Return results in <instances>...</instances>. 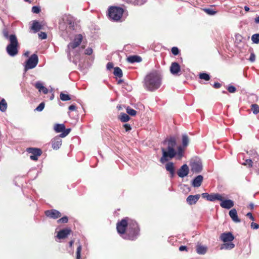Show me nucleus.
Here are the masks:
<instances>
[{
	"mask_svg": "<svg viewBox=\"0 0 259 259\" xmlns=\"http://www.w3.org/2000/svg\"><path fill=\"white\" fill-rule=\"evenodd\" d=\"M123 12L124 10L122 8L112 6L108 9V16L112 20L118 21L121 19Z\"/></svg>",
	"mask_w": 259,
	"mask_h": 259,
	"instance_id": "423d86ee",
	"label": "nucleus"
},
{
	"mask_svg": "<svg viewBox=\"0 0 259 259\" xmlns=\"http://www.w3.org/2000/svg\"><path fill=\"white\" fill-rule=\"evenodd\" d=\"M76 106L74 105H71L69 107V110L70 111H74L76 110Z\"/></svg>",
	"mask_w": 259,
	"mask_h": 259,
	"instance_id": "052dcab7",
	"label": "nucleus"
},
{
	"mask_svg": "<svg viewBox=\"0 0 259 259\" xmlns=\"http://www.w3.org/2000/svg\"><path fill=\"white\" fill-rule=\"evenodd\" d=\"M204 11L208 14L213 15L216 14V11L211 9H205Z\"/></svg>",
	"mask_w": 259,
	"mask_h": 259,
	"instance_id": "a19ab883",
	"label": "nucleus"
},
{
	"mask_svg": "<svg viewBox=\"0 0 259 259\" xmlns=\"http://www.w3.org/2000/svg\"><path fill=\"white\" fill-rule=\"evenodd\" d=\"M126 112L131 116H135L137 114V111L130 107L126 108Z\"/></svg>",
	"mask_w": 259,
	"mask_h": 259,
	"instance_id": "e433bc0d",
	"label": "nucleus"
},
{
	"mask_svg": "<svg viewBox=\"0 0 259 259\" xmlns=\"http://www.w3.org/2000/svg\"><path fill=\"white\" fill-rule=\"evenodd\" d=\"M54 130L57 133H63L65 130V125L63 124H56L54 126Z\"/></svg>",
	"mask_w": 259,
	"mask_h": 259,
	"instance_id": "cd10ccee",
	"label": "nucleus"
},
{
	"mask_svg": "<svg viewBox=\"0 0 259 259\" xmlns=\"http://www.w3.org/2000/svg\"><path fill=\"white\" fill-rule=\"evenodd\" d=\"M179 250L181 251H183L184 250L187 251V247L186 246H181L179 247Z\"/></svg>",
	"mask_w": 259,
	"mask_h": 259,
	"instance_id": "13d9d810",
	"label": "nucleus"
},
{
	"mask_svg": "<svg viewBox=\"0 0 259 259\" xmlns=\"http://www.w3.org/2000/svg\"><path fill=\"white\" fill-rule=\"evenodd\" d=\"M202 198L206 199L207 200H209L210 194L207 193H203L201 194Z\"/></svg>",
	"mask_w": 259,
	"mask_h": 259,
	"instance_id": "3c124183",
	"label": "nucleus"
},
{
	"mask_svg": "<svg viewBox=\"0 0 259 259\" xmlns=\"http://www.w3.org/2000/svg\"><path fill=\"white\" fill-rule=\"evenodd\" d=\"M251 110L253 114H257L259 113V106L256 104H252L251 106Z\"/></svg>",
	"mask_w": 259,
	"mask_h": 259,
	"instance_id": "7c9ffc66",
	"label": "nucleus"
},
{
	"mask_svg": "<svg viewBox=\"0 0 259 259\" xmlns=\"http://www.w3.org/2000/svg\"><path fill=\"white\" fill-rule=\"evenodd\" d=\"M229 214L232 220L234 222H240V220L238 218L237 213V211L235 208L232 209L231 210H230Z\"/></svg>",
	"mask_w": 259,
	"mask_h": 259,
	"instance_id": "aec40b11",
	"label": "nucleus"
},
{
	"mask_svg": "<svg viewBox=\"0 0 259 259\" xmlns=\"http://www.w3.org/2000/svg\"><path fill=\"white\" fill-rule=\"evenodd\" d=\"M113 73L115 76L119 78H121L123 75L122 70L118 67L114 68Z\"/></svg>",
	"mask_w": 259,
	"mask_h": 259,
	"instance_id": "c756f323",
	"label": "nucleus"
},
{
	"mask_svg": "<svg viewBox=\"0 0 259 259\" xmlns=\"http://www.w3.org/2000/svg\"><path fill=\"white\" fill-rule=\"evenodd\" d=\"M199 78L201 79H204L206 81H208L210 77L208 74L206 73H201L199 74Z\"/></svg>",
	"mask_w": 259,
	"mask_h": 259,
	"instance_id": "473e14b6",
	"label": "nucleus"
},
{
	"mask_svg": "<svg viewBox=\"0 0 259 259\" xmlns=\"http://www.w3.org/2000/svg\"><path fill=\"white\" fill-rule=\"evenodd\" d=\"M45 103L44 102H41L39 105L36 107L35 110L37 111H41L45 108Z\"/></svg>",
	"mask_w": 259,
	"mask_h": 259,
	"instance_id": "79ce46f5",
	"label": "nucleus"
},
{
	"mask_svg": "<svg viewBox=\"0 0 259 259\" xmlns=\"http://www.w3.org/2000/svg\"><path fill=\"white\" fill-rule=\"evenodd\" d=\"M10 44L6 47L7 53L11 56H15L18 53V49L19 44L15 34H11L10 35Z\"/></svg>",
	"mask_w": 259,
	"mask_h": 259,
	"instance_id": "20e7f679",
	"label": "nucleus"
},
{
	"mask_svg": "<svg viewBox=\"0 0 259 259\" xmlns=\"http://www.w3.org/2000/svg\"><path fill=\"white\" fill-rule=\"evenodd\" d=\"M255 55L253 52H251L250 54V57L249 58V60L250 62H253L255 61Z\"/></svg>",
	"mask_w": 259,
	"mask_h": 259,
	"instance_id": "8fccbe9b",
	"label": "nucleus"
},
{
	"mask_svg": "<svg viewBox=\"0 0 259 259\" xmlns=\"http://www.w3.org/2000/svg\"><path fill=\"white\" fill-rule=\"evenodd\" d=\"M26 151L32 154L30 156V158L34 161L37 160L38 157L42 154L41 150L37 148H28Z\"/></svg>",
	"mask_w": 259,
	"mask_h": 259,
	"instance_id": "6e6552de",
	"label": "nucleus"
},
{
	"mask_svg": "<svg viewBox=\"0 0 259 259\" xmlns=\"http://www.w3.org/2000/svg\"><path fill=\"white\" fill-rule=\"evenodd\" d=\"M165 168L167 171H169L171 178L174 177L175 174L174 164L172 162H169L165 165Z\"/></svg>",
	"mask_w": 259,
	"mask_h": 259,
	"instance_id": "412c9836",
	"label": "nucleus"
},
{
	"mask_svg": "<svg viewBox=\"0 0 259 259\" xmlns=\"http://www.w3.org/2000/svg\"><path fill=\"white\" fill-rule=\"evenodd\" d=\"M221 239L224 242H231L234 239V237L231 232L222 233L220 236Z\"/></svg>",
	"mask_w": 259,
	"mask_h": 259,
	"instance_id": "dca6fc26",
	"label": "nucleus"
},
{
	"mask_svg": "<svg viewBox=\"0 0 259 259\" xmlns=\"http://www.w3.org/2000/svg\"><path fill=\"white\" fill-rule=\"evenodd\" d=\"M93 53V49L91 48H88L85 50V54L91 55Z\"/></svg>",
	"mask_w": 259,
	"mask_h": 259,
	"instance_id": "864d4df0",
	"label": "nucleus"
},
{
	"mask_svg": "<svg viewBox=\"0 0 259 259\" xmlns=\"http://www.w3.org/2000/svg\"><path fill=\"white\" fill-rule=\"evenodd\" d=\"M163 144L165 146V147H162L161 150L162 155L160 159V161L162 163L168 161L169 160L174 158L178 155L180 158L183 156L184 150L181 146L178 147V151L175 149L177 145L176 139L174 137H171L168 139H165Z\"/></svg>",
	"mask_w": 259,
	"mask_h": 259,
	"instance_id": "f257e3e1",
	"label": "nucleus"
},
{
	"mask_svg": "<svg viewBox=\"0 0 259 259\" xmlns=\"http://www.w3.org/2000/svg\"><path fill=\"white\" fill-rule=\"evenodd\" d=\"M254 22L256 24H259V16L254 19Z\"/></svg>",
	"mask_w": 259,
	"mask_h": 259,
	"instance_id": "e2e57ef3",
	"label": "nucleus"
},
{
	"mask_svg": "<svg viewBox=\"0 0 259 259\" xmlns=\"http://www.w3.org/2000/svg\"><path fill=\"white\" fill-rule=\"evenodd\" d=\"M7 108V103L4 99L0 101V110L2 112H5Z\"/></svg>",
	"mask_w": 259,
	"mask_h": 259,
	"instance_id": "c85d7f7f",
	"label": "nucleus"
},
{
	"mask_svg": "<svg viewBox=\"0 0 259 259\" xmlns=\"http://www.w3.org/2000/svg\"><path fill=\"white\" fill-rule=\"evenodd\" d=\"M140 229L137 222L134 220L132 223H130V226L126 230L125 234L122 236L124 239L132 241L137 239L140 235Z\"/></svg>",
	"mask_w": 259,
	"mask_h": 259,
	"instance_id": "7ed1b4c3",
	"label": "nucleus"
},
{
	"mask_svg": "<svg viewBox=\"0 0 259 259\" xmlns=\"http://www.w3.org/2000/svg\"><path fill=\"white\" fill-rule=\"evenodd\" d=\"M200 195L199 194H196L195 195H189L186 199L187 202L189 205H193L196 203L200 198Z\"/></svg>",
	"mask_w": 259,
	"mask_h": 259,
	"instance_id": "a211bd4d",
	"label": "nucleus"
},
{
	"mask_svg": "<svg viewBox=\"0 0 259 259\" xmlns=\"http://www.w3.org/2000/svg\"><path fill=\"white\" fill-rule=\"evenodd\" d=\"M222 196L219 193H211L210 194L209 200L210 201H214L215 200H222Z\"/></svg>",
	"mask_w": 259,
	"mask_h": 259,
	"instance_id": "393cba45",
	"label": "nucleus"
},
{
	"mask_svg": "<svg viewBox=\"0 0 259 259\" xmlns=\"http://www.w3.org/2000/svg\"><path fill=\"white\" fill-rule=\"evenodd\" d=\"M82 247L81 245H79L76 249V259H81V251Z\"/></svg>",
	"mask_w": 259,
	"mask_h": 259,
	"instance_id": "f704fd0d",
	"label": "nucleus"
},
{
	"mask_svg": "<svg viewBox=\"0 0 259 259\" xmlns=\"http://www.w3.org/2000/svg\"><path fill=\"white\" fill-rule=\"evenodd\" d=\"M207 246L202 245L201 244H198L196 246V252L199 254H204L207 251Z\"/></svg>",
	"mask_w": 259,
	"mask_h": 259,
	"instance_id": "5701e85b",
	"label": "nucleus"
},
{
	"mask_svg": "<svg viewBox=\"0 0 259 259\" xmlns=\"http://www.w3.org/2000/svg\"><path fill=\"white\" fill-rule=\"evenodd\" d=\"M171 51V53L175 56L178 55L180 53L179 49L176 47H172Z\"/></svg>",
	"mask_w": 259,
	"mask_h": 259,
	"instance_id": "37998d69",
	"label": "nucleus"
},
{
	"mask_svg": "<svg viewBox=\"0 0 259 259\" xmlns=\"http://www.w3.org/2000/svg\"><path fill=\"white\" fill-rule=\"evenodd\" d=\"M118 118L123 122H127L130 119V116L124 113H121Z\"/></svg>",
	"mask_w": 259,
	"mask_h": 259,
	"instance_id": "bb28decb",
	"label": "nucleus"
},
{
	"mask_svg": "<svg viewBox=\"0 0 259 259\" xmlns=\"http://www.w3.org/2000/svg\"><path fill=\"white\" fill-rule=\"evenodd\" d=\"M203 180V177L201 175L197 176L193 181L192 185L194 187H199L201 186Z\"/></svg>",
	"mask_w": 259,
	"mask_h": 259,
	"instance_id": "6ab92c4d",
	"label": "nucleus"
},
{
	"mask_svg": "<svg viewBox=\"0 0 259 259\" xmlns=\"http://www.w3.org/2000/svg\"><path fill=\"white\" fill-rule=\"evenodd\" d=\"M246 215L249 217V218L252 221L254 220V218L251 212H248L247 213Z\"/></svg>",
	"mask_w": 259,
	"mask_h": 259,
	"instance_id": "680f3d73",
	"label": "nucleus"
},
{
	"mask_svg": "<svg viewBox=\"0 0 259 259\" xmlns=\"http://www.w3.org/2000/svg\"><path fill=\"white\" fill-rule=\"evenodd\" d=\"M62 141L59 136L54 137L51 140L52 147L54 150H58L62 145Z\"/></svg>",
	"mask_w": 259,
	"mask_h": 259,
	"instance_id": "f8f14e48",
	"label": "nucleus"
},
{
	"mask_svg": "<svg viewBox=\"0 0 259 259\" xmlns=\"http://www.w3.org/2000/svg\"><path fill=\"white\" fill-rule=\"evenodd\" d=\"M42 28L41 25L37 21H34L31 27V29L33 30L34 33L39 31Z\"/></svg>",
	"mask_w": 259,
	"mask_h": 259,
	"instance_id": "b1692460",
	"label": "nucleus"
},
{
	"mask_svg": "<svg viewBox=\"0 0 259 259\" xmlns=\"http://www.w3.org/2000/svg\"><path fill=\"white\" fill-rule=\"evenodd\" d=\"M70 131H71V129L70 128H67V129H65V130L63 131V132L62 133L59 135V136L61 138H64V137H66L67 135H68L69 134V133L70 132Z\"/></svg>",
	"mask_w": 259,
	"mask_h": 259,
	"instance_id": "58836bf2",
	"label": "nucleus"
},
{
	"mask_svg": "<svg viewBox=\"0 0 259 259\" xmlns=\"http://www.w3.org/2000/svg\"><path fill=\"white\" fill-rule=\"evenodd\" d=\"M3 34L5 38L9 39L10 40V35H9V31L7 28H5L3 30Z\"/></svg>",
	"mask_w": 259,
	"mask_h": 259,
	"instance_id": "4c0bfd02",
	"label": "nucleus"
},
{
	"mask_svg": "<svg viewBox=\"0 0 259 259\" xmlns=\"http://www.w3.org/2000/svg\"><path fill=\"white\" fill-rule=\"evenodd\" d=\"M189 167L187 164L183 165L177 171L179 177L184 178L187 176L189 174Z\"/></svg>",
	"mask_w": 259,
	"mask_h": 259,
	"instance_id": "ddd939ff",
	"label": "nucleus"
},
{
	"mask_svg": "<svg viewBox=\"0 0 259 259\" xmlns=\"http://www.w3.org/2000/svg\"><path fill=\"white\" fill-rule=\"evenodd\" d=\"M133 220L128 217H125L119 221L116 224V229L118 234L122 237L125 234L127 229L130 226V223H132Z\"/></svg>",
	"mask_w": 259,
	"mask_h": 259,
	"instance_id": "39448f33",
	"label": "nucleus"
},
{
	"mask_svg": "<svg viewBox=\"0 0 259 259\" xmlns=\"http://www.w3.org/2000/svg\"><path fill=\"white\" fill-rule=\"evenodd\" d=\"M142 60V58L137 55L130 56L127 58V62L131 63H134L135 62L139 63L141 62Z\"/></svg>",
	"mask_w": 259,
	"mask_h": 259,
	"instance_id": "4be33fe9",
	"label": "nucleus"
},
{
	"mask_svg": "<svg viewBox=\"0 0 259 259\" xmlns=\"http://www.w3.org/2000/svg\"><path fill=\"white\" fill-rule=\"evenodd\" d=\"M221 202L220 203V205L222 208L226 209H230L232 208L234 205V202L231 199H226L224 200L222 197V200H220Z\"/></svg>",
	"mask_w": 259,
	"mask_h": 259,
	"instance_id": "4468645a",
	"label": "nucleus"
},
{
	"mask_svg": "<svg viewBox=\"0 0 259 259\" xmlns=\"http://www.w3.org/2000/svg\"><path fill=\"white\" fill-rule=\"evenodd\" d=\"M244 10L246 11V12H248L249 11V8L247 6H245L244 7Z\"/></svg>",
	"mask_w": 259,
	"mask_h": 259,
	"instance_id": "774afa93",
	"label": "nucleus"
},
{
	"mask_svg": "<svg viewBox=\"0 0 259 259\" xmlns=\"http://www.w3.org/2000/svg\"><path fill=\"white\" fill-rule=\"evenodd\" d=\"M181 71L180 65L177 62H172L170 67V71L174 75H177Z\"/></svg>",
	"mask_w": 259,
	"mask_h": 259,
	"instance_id": "f3484780",
	"label": "nucleus"
},
{
	"mask_svg": "<svg viewBox=\"0 0 259 259\" xmlns=\"http://www.w3.org/2000/svg\"><path fill=\"white\" fill-rule=\"evenodd\" d=\"M38 61V57L36 54L32 55L28 59L25 65V69H30L34 68L37 64Z\"/></svg>",
	"mask_w": 259,
	"mask_h": 259,
	"instance_id": "0eeeda50",
	"label": "nucleus"
},
{
	"mask_svg": "<svg viewBox=\"0 0 259 259\" xmlns=\"http://www.w3.org/2000/svg\"><path fill=\"white\" fill-rule=\"evenodd\" d=\"M222 86V84L219 82H215L213 85V87L215 89H219Z\"/></svg>",
	"mask_w": 259,
	"mask_h": 259,
	"instance_id": "4d7b16f0",
	"label": "nucleus"
},
{
	"mask_svg": "<svg viewBox=\"0 0 259 259\" xmlns=\"http://www.w3.org/2000/svg\"><path fill=\"white\" fill-rule=\"evenodd\" d=\"M123 126L125 128L126 132H128L132 130L131 126L129 124H127V123L124 124L123 125Z\"/></svg>",
	"mask_w": 259,
	"mask_h": 259,
	"instance_id": "603ef678",
	"label": "nucleus"
},
{
	"mask_svg": "<svg viewBox=\"0 0 259 259\" xmlns=\"http://www.w3.org/2000/svg\"><path fill=\"white\" fill-rule=\"evenodd\" d=\"M44 85L40 82H37L35 84V87L38 90L39 92H41Z\"/></svg>",
	"mask_w": 259,
	"mask_h": 259,
	"instance_id": "49530a36",
	"label": "nucleus"
},
{
	"mask_svg": "<svg viewBox=\"0 0 259 259\" xmlns=\"http://www.w3.org/2000/svg\"><path fill=\"white\" fill-rule=\"evenodd\" d=\"M249 208H250L251 209H253V208H254V205H253V203H250V204H249Z\"/></svg>",
	"mask_w": 259,
	"mask_h": 259,
	"instance_id": "0e129e2a",
	"label": "nucleus"
},
{
	"mask_svg": "<svg viewBox=\"0 0 259 259\" xmlns=\"http://www.w3.org/2000/svg\"><path fill=\"white\" fill-rule=\"evenodd\" d=\"M45 213L47 217L53 219H57L61 217V213L56 209L46 210Z\"/></svg>",
	"mask_w": 259,
	"mask_h": 259,
	"instance_id": "9b49d317",
	"label": "nucleus"
},
{
	"mask_svg": "<svg viewBox=\"0 0 259 259\" xmlns=\"http://www.w3.org/2000/svg\"><path fill=\"white\" fill-rule=\"evenodd\" d=\"M68 221L67 217L65 216L57 221L58 223H67Z\"/></svg>",
	"mask_w": 259,
	"mask_h": 259,
	"instance_id": "ea45409f",
	"label": "nucleus"
},
{
	"mask_svg": "<svg viewBox=\"0 0 259 259\" xmlns=\"http://www.w3.org/2000/svg\"><path fill=\"white\" fill-rule=\"evenodd\" d=\"M73 243H74V240H71V241L69 242V246H70V247H72V245H73Z\"/></svg>",
	"mask_w": 259,
	"mask_h": 259,
	"instance_id": "338daca9",
	"label": "nucleus"
},
{
	"mask_svg": "<svg viewBox=\"0 0 259 259\" xmlns=\"http://www.w3.org/2000/svg\"><path fill=\"white\" fill-rule=\"evenodd\" d=\"M41 92H42L44 94H47L48 93V90L47 88L44 86Z\"/></svg>",
	"mask_w": 259,
	"mask_h": 259,
	"instance_id": "bf43d9fd",
	"label": "nucleus"
},
{
	"mask_svg": "<svg viewBox=\"0 0 259 259\" xmlns=\"http://www.w3.org/2000/svg\"><path fill=\"white\" fill-rule=\"evenodd\" d=\"M40 9L39 7L37 6H33L32 8V12L34 13L38 14L40 12Z\"/></svg>",
	"mask_w": 259,
	"mask_h": 259,
	"instance_id": "a18cd8bd",
	"label": "nucleus"
},
{
	"mask_svg": "<svg viewBox=\"0 0 259 259\" xmlns=\"http://www.w3.org/2000/svg\"><path fill=\"white\" fill-rule=\"evenodd\" d=\"M38 36H39V37L40 38H41V39H46L47 37V35L46 33H45L44 32H40V33H39Z\"/></svg>",
	"mask_w": 259,
	"mask_h": 259,
	"instance_id": "de8ad7c7",
	"label": "nucleus"
},
{
	"mask_svg": "<svg viewBox=\"0 0 259 259\" xmlns=\"http://www.w3.org/2000/svg\"><path fill=\"white\" fill-rule=\"evenodd\" d=\"M107 69L108 70H111V69H112L113 68V63L112 62H108L107 64Z\"/></svg>",
	"mask_w": 259,
	"mask_h": 259,
	"instance_id": "6e6d98bb",
	"label": "nucleus"
},
{
	"mask_svg": "<svg viewBox=\"0 0 259 259\" xmlns=\"http://www.w3.org/2000/svg\"><path fill=\"white\" fill-rule=\"evenodd\" d=\"M228 91L230 93H234L236 91V89L233 85H229L227 88Z\"/></svg>",
	"mask_w": 259,
	"mask_h": 259,
	"instance_id": "c03bdc74",
	"label": "nucleus"
},
{
	"mask_svg": "<svg viewBox=\"0 0 259 259\" xmlns=\"http://www.w3.org/2000/svg\"><path fill=\"white\" fill-rule=\"evenodd\" d=\"M189 143V138L187 135H184L182 136V144L183 146L186 147Z\"/></svg>",
	"mask_w": 259,
	"mask_h": 259,
	"instance_id": "72a5a7b5",
	"label": "nucleus"
},
{
	"mask_svg": "<svg viewBox=\"0 0 259 259\" xmlns=\"http://www.w3.org/2000/svg\"><path fill=\"white\" fill-rule=\"evenodd\" d=\"M161 85V78L156 73H150L144 79V87L150 91L158 89Z\"/></svg>",
	"mask_w": 259,
	"mask_h": 259,
	"instance_id": "f03ea898",
	"label": "nucleus"
},
{
	"mask_svg": "<svg viewBox=\"0 0 259 259\" xmlns=\"http://www.w3.org/2000/svg\"><path fill=\"white\" fill-rule=\"evenodd\" d=\"M251 228L253 229H257L259 228V225L255 223H251Z\"/></svg>",
	"mask_w": 259,
	"mask_h": 259,
	"instance_id": "5fc2aeb1",
	"label": "nucleus"
},
{
	"mask_svg": "<svg viewBox=\"0 0 259 259\" xmlns=\"http://www.w3.org/2000/svg\"><path fill=\"white\" fill-rule=\"evenodd\" d=\"M71 230L69 228H65L59 231L57 235V237L60 239H65L70 234Z\"/></svg>",
	"mask_w": 259,
	"mask_h": 259,
	"instance_id": "2eb2a0df",
	"label": "nucleus"
},
{
	"mask_svg": "<svg viewBox=\"0 0 259 259\" xmlns=\"http://www.w3.org/2000/svg\"><path fill=\"white\" fill-rule=\"evenodd\" d=\"M191 171L194 173H199L202 169V165L199 161H194L190 163Z\"/></svg>",
	"mask_w": 259,
	"mask_h": 259,
	"instance_id": "9d476101",
	"label": "nucleus"
},
{
	"mask_svg": "<svg viewBox=\"0 0 259 259\" xmlns=\"http://www.w3.org/2000/svg\"><path fill=\"white\" fill-rule=\"evenodd\" d=\"M251 40L254 44H259V33L253 34L251 36Z\"/></svg>",
	"mask_w": 259,
	"mask_h": 259,
	"instance_id": "c9c22d12",
	"label": "nucleus"
},
{
	"mask_svg": "<svg viewBox=\"0 0 259 259\" xmlns=\"http://www.w3.org/2000/svg\"><path fill=\"white\" fill-rule=\"evenodd\" d=\"M82 40V35L81 34H77L75 36L72 42H70L68 45V48L74 49L78 47Z\"/></svg>",
	"mask_w": 259,
	"mask_h": 259,
	"instance_id": "1a4fd4ad",
	"label": "nucleus"
},
{
	"mask_svg": "<svg viewBox=\"0 0 259 259\" xmlns=\"http://www.w3.org/2000/svg\"><path fill=\"white\" fill-rule=\"evenodd\" d=\"M60 98L63 101H67L71 100V98L68 95L65 94L62 92L60 94Z\"/></svg>",
	"mask_w": 259,
	"mask_h": 259,
	"instance_id": "2f4dec72",
	"label": "nucleus"
},
{
	"mask_svg": "<svg viewBox=\"0 0 259 259\" xmlns=\"http://www.w3.org/2000/svg\"><path fill=\"white\" fill-rule=\"evenodd\" d=\"M235 245L231 242H224L221 246V249H231L234 247Z\"/></svg>",
	"mask_w": 259,
	"mask_h": 259,
	"instance_id": "a878e982",
	"label": "nucleus"
},
{
	"mask_svg": "<svg viewBox=\"0 0 259 259\" xmlns=\"http://www.w3.org/2000/svg\"><path fill=\"white\" fill-rule=\"evenodd\" d=\"M252 163L253 162L251 159H246L243 164L245 165H248L249 167H251L252 166Z\"/></svg>",
	"mask_w": 259,
	"mask_h": 259,
	"instance_id": "09e8293b",
	"label": "nucleus"
},
{
	"mask_svg": "<svg viewBox=\"0 0 259 259\" xmlns=\"http://www.w3.org/2000/svg\"><path fill=\"white\" fill-rule=\"evenodd\" d=\"M69 24L70 25V27H74V22L70 21L69 23Z\"/></svg>",
	"mask_w": 259,
	"mask_h": 259,
	"instance_id": "69168bd1",
	"label": "nucleus"
}]
</instances>
